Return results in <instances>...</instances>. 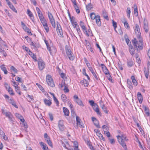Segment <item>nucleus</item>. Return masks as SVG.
I'll return each mask as SVG.
<instances>
[{
  "label": "nucleus",
  "instance_id": "57",
  "mask_svg": "<svg viewBox=\"0 0 150 150\" xmlns=\"http://www.w3.org/2000/svg\"><path fill=\"white\" fill-rule=\"evenodd\" d=\"M74 148H77L78 147V144L77 142L74 141L73 142Z\"/></svg>",
  "mask_w": 150,
  "mask_h": 150
},
{
  "label": "nucleus",
  "instance_id": "18",
  "mask_svg": "<svg viewBox=\"0 0 150 150\" xmlns=\"http://www.w3.org/2000/svg\"><path fill=\"white\" fill-rule=\"evenodd\" d=\"M149 66L150 69V64L148 65L147 69L146 68H144V71L145 74V76L147 79L148 78L149 75V71L148 70L149 69Z\"/></svg>",
  "mask_w": 150,
  "mask_h": 150
},
{
  "label": "nucleus",
  "instance_id": "21",
  "mask_svg": "<svg viewBox=\"0 0 150 150\" xmlns=\"http://www.w3.org/2000/svg\"><path fill=\"white\" fill-rule=\"evenodd\" d=\"M137 97L139 101V103H141L142 102L143 98L142 95L140 92H138L137 94Z\"/></svg>",
  "mask_w": 150,
  "mask_h": 150
},
{
  "label": "nucleus",
  "instance_id": "23",
  "mask_svg": "<svg viewBox=\"0 0 150 150\" xmlns=\"http://www.w3.org/2000/svg\"><path fill=\"white\" fill-rule=\"evenodd\" d=\"M131 79L132 80V82L134 86H137V85L138 83L135 79L134 76H132L131 77Z\"/></svg>",
  "mask_w": 150,
  "mask_h": 150
},
{
  "label": "nucleus",
  "instance_id": "4",
  "mask_svg": "<svg viewBox=\"0 0 150 150\" xmlns=\"http://www.w3.org/2000/svg\"><path fill=\"white\" fill-rule=\"evenodd\" d=\"M66 52L68 57L71 60H73L74 59V56L71 52L70 49L68 48H66Z\"/></svg>",
  "mask_w": 150,
  "mask_h": 150
},
{
  "label": "nucleus",
  "instance_id": "17",
  "mask_svg": "<svg viewBox=\"0 0 150 150\" xmlns=\"http://www.w3.org/2000/svg\"><path fill=\"white\" fill-rule=\"evenodd\" d=\"M121 21L122 23H123L125 27L126 28L129 29L130 28L128 23L125 18H122L121 19Z\"/></svg>",
  "mask_w": 150,
  "mask_h": 150
},
{
  "label": "nucleus",
  "instance_id": "48",
  "mask_svg": "<svg viewBox=\"0 0 150 150\" xmlns=\"http://www.w3.org/2000/svg\"><path fill=\"white\" fill-rule=\"evenodd\" d=\"M104 133L107 136V137L109 138L111 136L110 132L108 131H105V132H104Z\"/></svg>",
  "mask_w": 150,
  "mask_h": 150
},
{
  "label": "nucleus",
  "instance_id": "1",
  "mask_svg": "<svg viewBox=\"0 0 150 150\" xmlns=\"http://www.w3.org/2000/svg\"><path fill=\"white\" fill-rule=\"evenodd\" d=\"M134 28L135 34L137 36L139 41H137L136 39L134 38L132 40V42L137 50V52H139L143 49L144 44L142 39L141 36L140 29L138 25L137 24H135V27Z\"/></svg>",
  "mask_w": 150,
  "mask_h": 150
},
{
  "label": "nucleus",
  "instance_id": "19",
  "mask_svg": "<svg viewBox=\"0 0 150 150\" xmlns=\"http://www.w3.org/2000/svg\"><path fill=\"white\" fill-rule=\"evenodd\" d=\"M127 86L129 89L130 90L133 89L132 83L130 80L129 79L127 80Z\"/></svg>",
  "mask_w": 150,
  "mask_h": 150
},
{
  "label": "nucleus",
  "instance_id": "24",
  "mask_svg": "<svg viewBox=\"0 0 150 150\" xmlns=\"http://www.w3.org/2000/svg\"><path fill=\"white\" fill-rule=\"evenodd\" d=\"M44 102L46 105L48 106H50L52 104L51 100L46 99L44 100Z\"/></svg>",
  "mask_w": 150,
  "mask_h": 150
},
{
  "label": "nucleus",
  "instance_id": "52",
  "mask_svg": "<svg viewBox=\"0 0 150 150\" xmlns=\"http://www.w3.org/2000/svg\"><path fill=\"white\" fill-rule=\"evenodd\" d=\"M27 14L29 16V17L31 16H33V14L31 12L30 10L29 9H28L27 10Z\"/></svg>",
  "mask_w": 150,
  "mask_h": 150
},
{
  "label": "nucleus",
  "instance_id": "31",
  "mask_svg": "<svg viewBox=\"0 0 150 150\" xmlns=\"http://www.w3.org/2000/svg\"><path fill=\"white\" fill-rule=\"evenodd\" d=\"M127 64L129 67H131L134 65V62L132 60H128L127 62Z\"/></svg>",
  "mask_w": 150,
  "mask_h": 150
},
{
  "label": "nucleus",
  "instance_id": "56",
  "mask_svg": "<svg viewBox=\"0 0 150 150\" xmlns=\"http://www.w3.org/2000/svg\"><path fill=\"white\" fill-rule=\"evenodd\" d=\"M10 69L11 70H12L15 73H17V69H16L13 66H11V67Z\"/></svg>",
  "mask_w": 150,
  "mask_h": 150
},
{
  "label": "nucleus",
  "instance_id": "38",
  "mask_svg": "<svg viewBox=\"0 0 150 150\" xmlns=\"http://www.w3.org/2000/svg\"><path fill=\"white\" fill-rule=\"evenodd\" d=\"M131 12V11L130 8L129 7H127V17L128 18H129L130 17Z\"/></svg>",
  "mask_w": 150,
  "mask_h": 150
},
{
  "label": "nucleus",
  "instance_id": "40",
  "mask_svg": "<svg viewBox=\"0 0 150 150\" xmlns=\"http://www.w3.org/2000/svg\"><path fill=\"white\" fill-rule=\"evenodd\" d=\"M40 21L43 26L47 24V21L45 18L40 20Z\"/></svg>",
  "mask_w": 150,
  "mask_h": 150
},
{
  "label": "nucleus",
  "instance_id": "44",
  "mask_svg": "<svg viewBox=\"0 0 150 150\" xmlns=\"http://www.w3.org/2000/svg\"><path fill=\"white\" fill-rule=\"evenodd\" d=\"M93 110L96 112L98 115H99L100 116H101V113L99 111V107Z\"/></svg>",
  "mask_w": 150,
  "mask_h": 150
},
{
  "label": "nucleus",
  "instance_id": "11",
  "mask_svg": "<svg viewBox=\"0 0 150 150\" xmlns=\"http://www.w3.org/2000/svg\"><path fill=\"white\" fill-rule=\"evenodd\" d=\"M57 32L58 35L60 37H63V35L62 33V31L61 26L60 25L57 24Z\"/></svg>",
  "mask_w": 150,
  "mask_h": 150
},
{
  "label": "nucleus",
  "instance_id": "14",
  "mask_svg": "<svg viewBox=\"0 0 150 150\" xmlns=\"http://www.w3.org/2000/svg\"><path fill=\"white\" fill-rule=\"evenodd\" d=\"M7 4L10 8L12 9L14 12L17 13V11L14 6L11 3L9 0H6Z\"/></svg>",
  "mask_w": 150,
  "mask_h": 150
},
{
  "label": "nucleus",
  "instance_id": "47",
  "mask_svg": "<svg viewBox=\"0 0 150 150\" xmlns=\"http://www.w3.org/2000/svg\"><path fill=\"white\" fill-rule=\"evenodd\" d=\"M43 26L44 27V29H45L46 32L47 33H48L49 31V28L47 24L45 25H43Z\"/></svg>",
  "mask_w": 150,
  "mask_h": 150
},
{
  "label": "nucleus",
  "instance_id": "64",
  "mask_svg": "<svg viewBox=\"0 0 150 150\" xmlns=\"http://www.w3.org/2000/svg\"><path fill=\"white\" fill-rule=\"evenodd\" d=\"M89 102L90 104V105L92 106H93L94 105H95V104H96V103H95L94 102V101L92 100H89Z\"/></svg>",
  "mask_w": 150,
  "mask_h": 150
},
{
  "label": "nucleus",
  "instance_id": "53",
  "mask_svg": "<svg viewBox=\"0 0 150 150\" xmlns=\"http://www.w3.org/2000/svg\"><path fill=\"white\" fill-rule=\"evenodd\" d=\"M22 123V125L23 127H24V128H26L28 127V126L27 123L25 122V120H24V121L23 122H21Z\"/></svg>",
  "mask_w": 150,
  "mask_h": 150
},
{
  "label": "nucleus",
  "instance_id": "8",
  "mask_svg": "<svg viewBox=\"0 0 150 150\" xmlns=\"http://www.w3.org/2000/svg\"><path fill=\"white\" fill-rule=\"evenodd\" d=\"M5 88L8 91V92L11 95H13L14 93H13V90L11 88L10 86L6 83H4Z\"/></svg>",
  "mask_w": 150,
  "mask_h": 150
},
{
  "label": "nucleus",
  "instance_id": "61",
  "mask_svg": "<svg viewBox=\"0 0 150 150\" xmlns=\"http://www.w3.org/2000/svg\"><path fill=\"white\" fill-rule=\"evenodd\" d=\"M53 100L54 102H55L56 103V104L57 105H58L59 104V102L57 99L56 98V97H54V98H53Z\"/></svg>",
  "mask_w": 150,
  "mask_h": 150
},
{
  "label": "nucleus",
  "instance_id": "62",
  "mask_svg": "<svg viewBox=\"0 0 150 150\" xmlns=\"http://www.w3.org/2000/svg\"><path fill=\"white\" fill-rule=\"evenodd\" d=\"M92 74L93 75V76H94V77L95 78V79L96 80H98V78L96 75V74L95 72L94 71V72H93L92 73Z\"/></svg>",
  "mask_w": 150,
  "mask_h": 150
},
{
  "label": "nucleus",
  "instance_id": "39",
  "mask_svg": "<svg viewBox=\"0 0 150 150\" xmlns=\"http://www.w3.org/2000/svg\"><path fill=\"white\" fill-rule=\"evenodd\" d=\"M101 107L102 109L103 110V111L106 113L107 114L108 113V111L107 110V108L105 106L104 104L102 105L101 106Z\"/></svg>",
  "mask_w": 150,
  "mask_h": 150
},
{
  "label": "nucleus",
  "instance_id": "33",
  "mask_svg": "<svg viewBox=\"0 0 150 150\" xmlns=\"http://www.w3.org/2000/svg\"><path fill=\"white\" fill-rule=\"evenodd\" d=\"M9 103H11L16 108H18V106L13 99H11L9 100Z\"/></svg>",
  "mask_w": 150,
  "mask_h": 150
},
{
  "label": "nucleus",
  "instance_id": "63",
  "mask_svg": "<svg viewBox=\"0 0 150 150\" xmlns=\"http://www.w3.org/2000/svg\"><path fill=\"white\" fill-rule=\"evenodd\" d=\"M72 23L74 28H76L77 27L79 26V25H77V23L75 21Z\"/></svg>",
  "mask_w": 150,
  "mask_h": 150
},
{
  "label": "nucleus",
  "instance_id": "32",
  "mask_svg": "<svg viewBox=\"0 0 150 150\" xmlns=\"http://www.w3.org/2000/svg\"><path fill=\"white\" fill-rule=\"evenodd\" d=\"M104 17V18L106 19V20H108L109 18H108V14L105 10H103V13H102Z\"/></svg>",
  "mask_w": 150,
  "mask_h": 150
},
{
  "label": "nucleus",
  "instance_id": "46",
  "mask_svg": "<svg viewBox=\"0 0 150 150\" xmlns=\"http://www.w3.org/2000/svg\"><path fill=\"white\" fill-rule=\"evenodd\" d=\"M92 8V5L91 4H88L86 6V10L88 11L90 10Z\"/></svg>",
  "mask_w": 150,
  "mask_h": 150
},
{
  "label": "nucleus",
  "instance_id": "25",
  "mask_svg": "<svg viewBox=\"0 0 150 150\" xmlns=\"http://www.w3.org/2000/svg\"><path fill=\"white\" fill-rule=\"evenodd\" d=\"M80 83L82 84H84V86L85 87H87L89 84L88 81L85 79H83L81 81Z\"/></svg>",
  "mask_w": 150,
  "mask_h": 150
},
{
  "label": "nucleus",
  "instance_id": "6",
  "mask_svg": "<svg viewBox=\"0 0 150 150\" xmlns=\"http://www.w3.org/2000/svg\"><path fill=\"white\" fill-rule=\"evenodd\" d=\"M48 17L50 20V21L52 24V26L54 28L56 27L54 20L52 14L48 12Z\"/></svg>",
  "mask_w": 150,
  "mask_h": 150
},
{
  "label": "nucleus",
  "instance_id": "22",
  "mask_svg": "<svg viewBox=\"0 0 150 150\" xmlns=\"http://www.w3.org/2000/svg\"><path fill=\"white\" fill-rule=\"evenodd\" d=\"M0 68L2 71L4 72L5 74H7L8 71L4 65L3 64L0 66Z\"/></svg>",
  "mask_w": 150,
  "mask_h": 150
},
{
  "label": "nucleus",
  "instance_id": "3",
  "mask_svg": "<svg viewBox=\"0 0 150 150\" xmlns=\"http://www.w3.org/2000/svg\"><path fill=\"white\" fill-rule=\"evenodd\" d=\"M90 16L92 20L95 19L96 23L98 26H100L101 25V22L99 16L96 15L94 13H92L90 14Z\"/></svg>",
  "mask_w": 150,
  "mask_h": 150
},
{
  "label": "nucleus",
  "instance_id": "15",
  "mask_svg": "<svg viewBox=\"0 0 150 150\" xmlns=\"http://www.w3.org/2000/svg\"><path fill=\"white\" fill-rule=\"evenodd\" d=\"M144 28L145 30V32L147 33L148 30V22L144 18Z\"/></svg>",
  "mask_w": 150,
  "mask_h": 150
},
{
  "label": "nucleus",
  "instance_id": "9",
  "mask_svg": "<svg viewBox=\"0 0 150 150\" xmlns=\"http://www.w3.org/2000/svg\"><path fill=\"white\" fill-rule=\"evenodd\" d=\"M38 68L40 70H42L45 68V64L44 62L42 60H40L38 62Z\"/></svg>",
  "mask_w": 150,
  "mask_h": 150
},
{
  "label": "nucleus",
  "instance_id": "36",
  "mask_svg": "<svg viewBox=\"0 0 150 150\" xmlns=\"http://www.w3.org/2000/svg\"><path fill=\"white\" fill-rule=\"evenodd\" d=\"M53 80L51 76L48 75L46 76V81L47 83L49 82L50 81Z\"/></svg>",
  "mask_w": 150,
  "mask_h": 150
},
{
  "label": "nucleus",
  "instance_id": "2",
  "mask_svg": "<svg viewBox=\"0 0 150 150\" xmlns=\"http://www.w3.org/2000/svg\"><path fill=\"white\" fill-rule=\"evenodd\" d=\"M117 137L120 144L124 148L125 150H127V146L125 142L127 141L128 139L127 138L126 136L124 135L121 136L118 135L117 136Z\"/></svg>",
  "mask_w": 150,
  "mask_h": 150
},
{
  "label": "nucleus",
  "instance_id": "43",
  "mask_svg": "<svg viewBox=\"0 0 150 150\" xmlns=\"http://www.w3.org/2000/svg\"><path fill=\"white\" fill-rule=\"evenodd\" d=\"M82 71L83 74L85 75V76L87 77L88 80H90V78L89 76L86 74L85 69H83Z\"/></svg>",
  "mask_w": 150,
  "mask_h": 150
},
{
  "label": "nucleus",
  "instance_id": "37",
  "mask_svg": "<svg viewBox=\"0 0 150 150\" xmlns=\"http://www.w3.org/2000/svg\"><path fill=\"white\" fill-rule=\"evenodd\" d=\"M102 69L103 72L105 74H107L108 73H109V71L107 69L106 67L104 68L103 67Z\"/></svg>",
  "mask_w": 150,
  "mask_h": 150
},
{
  "label": "nucleus",
  "instance_id": "7",
  "mask_svg": "<svg viewBox=\"0 0 150 150\" xmlns=\"http://www.w3.org/2000/svg\"><path fill=\"white\" fill-rule=\"evenodd\" d=\"M2 113L4 115H5L10 120H12L13 116L11 113L9 112H7L4 110H2Z\"/></svg>",
  "mask_w": 150,
  "mask_h": 150
},
{
  "label": "nucleus",
  "instance_id": "28",
  "mask_svg": "<svg viewBox=\"0 0 150 150\" xmlns=\"http://www.w3.org/2000/svg\"><path fill=\"white\" fill-rule=\"evenodd\" d=\"M63 111L64 114L65 115L68 116L69 115V111L66 108H63Z\"/></svg>",
  "mask_w": 150,
  "mask_h": 150
},
{
  "label": "nucleus",
  "instance_id": "26",
  "mask_svg": "<svg viewBox=\"0 0 150 150\" xmlns=\"http://www.w3.org/2000/svg\"><path fill=\"white\" fill-rule=\"evenodd\" d=\"M15 115L17 118L20 120L21 122H23L24 119L21 115L18 113H16L15 114Z\"/></svg>",
  "mask_w": 150,
  "mask_h": 150
},
{
  "label": "nucleus",
  "instance_id": "12",
  "mask_svg": "<svg viewBox=\"0 0 150 150\" xmlns=\"http://www.w3.org/2000/svg\"><path fill=\"white\" fill-rule=\"evenodd\" d=\"M76 124L78 126L81 128L84 127V125L81 122V120L79 117L78 116H76Z\"/></svg>",
  "mask_w": 150,
  "mask_h": 150
},
{
  "label": "nucleus",
  "instance_id": "55",
  "mask_svg": "<svg viewBox=\"0 0 150 150\" xmlns=\"http://www.w3.org/2000/svg\"><path fill=\"white\" fill-rule=\"evenodd\" d=\"M108 139L109 140L111 144H115V140L114 139H110V138H109Z\"/></svg>",
  "mask_w": 150,
  "mask_h": 150
},
{
  "label": "nucleus",
  "instance_id": "50",
  "mask_svg": "<svg viewBox=\"0 0 150 150\" xmlns=\"http://www.w3.org/2000/svg\"><path fill=\"white\" fill-rule=\"evenodd\" d=\"M102 127L103 128L104 132H105V131H108L109 129L108 127L105 125H103Z\"/></svg>",
  "mask_w": 150,
  "mask_h": 150
},
{
  "label": "nucleus",
  "instance_id": "5",
  "mask_svg": "<svg viewBox=\"0 0 150 150\" xmlns=\"http://www.w3.org/2000/svg\"><path fill=\"white\" fill-rule=\"evenodd\" d=\"M74 99V101L79 106L82 107H83L84 105L83 104L82 101L79 98L78 96L76 95H75L73 96Z\"/></svg>",
  "mask_w": 150,
  "mask_h": 150
},
{
  "label": "nucleus",
  "instance_id": "42",
  "mask_svg": "<svg viewBox=\"0 0 150 150\" xmlns=\"http://www.w3.org/2000/svg\"><path fill=\"white\" fill-rule=\"evenodd\" d=\"M94 125L96 127L98 128H100V127L99 124V122L97 120L93 122Z\"/></svg>",
  "mask_w": 150,
  "mask_h": 150
},
{
  "label": "nucleus",
  "instance_id": "51",
  "mask_svg": "<svg viewBox=\"0 0 150 150\" xmlns=\"http://www.w3.org/2000/svg\"><path fill=\"white\" fill-rule=\"evenodd\" d=\"M38 14L40 20L45 18L42 12Z\"/></svg>",
  "mask_w": 150,
  "mask_h": 150
},
{
  "label": "nucleus",
  "instance_id": "29",
  "mask_svg": "<svg viewBox=\"0 0 150 150\" xmlns=\"http://www.w3.org/2000/svg\"><path fill=\"white\" fill-rule=\"evenodd\" d=\"M134 15L136 16H137L138 15V8L136 4H135L134 5Z\"/></svg>",
  "mask_w": 150,
  "mask_h": 150
},
{
  "label": "nucleus",
  "instance_id": "59",
  "mask_svg": "<svg viewBox=\"0 0 150 150\" xmlns=\"http://www.w3.org/2000/svg\"><path fill=\"white\" fill-rule=\"evenodd\" d=\"M69 17L70 18V20L71 21V23H72L75 21L74 20V18L73 17H71L69 13Z\"/></svg>",
  "mask_w": 150,
  "mask_h": 150
},
{
  "label": "nucleus",
  "instance_id": "49",
  "mask_svg": "<svg viewBox=\"0 0 150 150\" xmlns=\"http://www.w3.org/2000/svg\"><path fill=\"white\" fill-rule=\"evenodd\" d=\"M106 77L110 81H111V82H112V78L110 74L109 73H108V74H106Z\"/></svg>",
  "mask_w": 150,
  "mask_h": 150
},
{
  "label": "nucleus",
  "instance_id": "27",
  "mask_svg": "<svg viewBox=\"0 0 150 150\" xmlns=\"http://www.w3.org/2000/svg\"><path fill=\"white\" fill-rule=\"evenodd\" d=\"M143 108L144 109L145 112V113L147 115V116H149L150 115V114L149 112V108L146 106H143Z\"/></svg>",
  "mask_w": 150,
  "mask_h": 150
},
{
  "label": "nucleus",
  "instance_id": "58",
  "mask_svg": "<svg viewBox=\"0 0 150 150\" xmlns=\"http://www.w3.org/2000/svg\"><path fill=\"white\" fill-rule=\"evenodd\" d=\"M36 85L38 86L39 89L42 91V92H44V90L43 88L40 85L38 84V83H36Z\"/></svg>",
  "mask_w": 150,
  "mask_h": 150
},
{
  "label": "nucleus",
  "instance_id": "20",
  "mask_svg": "<svg viewBox=\"0 0 150 150\" xmlns=\"http://www.w3.org/2000/svg\"><path fill=\"white\" fill-rule=\"evenodd\" d=\"M61 143L65 149L68 150L69 149V145L67 141H65V143H64L62 141Z\"/></svg>",
  "mask_w": 150,
  "mask_h": 150
},
{
  "label": "nucleus",
  "instance_id": "13",
  "mask_svg": "<svg viewBox=\"0 0 150 150\" xmlns=\"http://www.w3.org/2000/svg\"><path fill=\"white\" fill-rule=\"evenodd\" d=\"M58 127L60 130L63 131L65 129V127L63 123V121L60 120L58 122Z\"/></svg>",
  "mask_w": 150,
  "mask_h": 150
},
{
  "label": "nucleus",
  "instance_id": "16",
  "mask_svg": "<svg viewBox=\"0 0 150 150\" xmlns=\"http://www.w3.org/2000/svg\"><path fill=\"white\" fill-rule=\"evenodd\" d=\"M129 50L130 54L133 55L135 53V51L132 45L129 44Z\"/></svg>",
  "mask_w": 150,
  "mask_h": 150
},
{
  "label": "nucleus",
  "instance_id": "45",
  "mask_svg": "<svg viewBox=\"0 0 150 150\" xmlns=\"http://www.w3.org/2000/svg\"><path fill=\"white\" fill-rule=\"evenodd\" d=\"M0 52L1 53L4 57H6L7 55L6 52L1 48H0Z\"/></svg>",
  "mask_w": 150,
  "mask_h": 150
},
{
  "label": "nucleus",
  "instance_id": "60",
  "mask_svg": "<svg viewBox=\"0 0 150 150\" xmlns=\"http://www.w3.org/2000/svg\"><path fill=\"white\" fill-rule=\"evenodd\" d=\"M60 76L63 79L66 78V75L64 73H61L60 74Z\"/></svg>",
  "mask_w": 150,
  "mask_h": 150
},
{
  "label": "nucleus",
  "instance_id": "35",
  "mask_svg": "<svg viewBox=\"0 0 150 150\" xmlns=\"http://www.w3.org/2000/svg\"><path fill=\"white\" fill-rule=\"evenodd\" d=\"M47 83L49 86L52 87H54L55 86L54 83L53 81V80L50 81Z\"/></svg>",
  "mask_w": 150,
  "mask_h": 150
},
{
  "label": "nucleus",
  "instance_id": "30",
  "mask_svg": "<svg viewBox=\"0 0 150 150\" xmlns=\"http://www.w3.org/2000/svg\"><path fill=\"white\" fill-rule=\"evenodd\" d=\"M85 33H86V35L87 36H91L92 35V32L90 28L88 29V30H85Z\"/></svg>",
  "mask_w": 150,
  "mask_h": 150
},
{
  "label": "nucleus",
  "instance_id": "54",
  "mask_svg": "<svg viewBox=\"0 0 150 150\" xmlns=\"http://www.w3.org/2000/svg\"><path fill=\"white\" fill-rule=\"evenodd\" d=\"M98 136L101 139L103 140V141H105V138L103 137V135L101 133L99 134V135Z\"/></svg>",
  "mask_w": 150,
  "mask_h": 150
},
{
  "label": "nucleus",
  "instance_id": "34",
  "mask_svg": "<svg viewBox=\"0 0 150 150\" xmlns=\"http://www.w3.org/2000/svg\"><path fill=\"white\" fill-rule=\"evenodd\" d=\"M61 99L64 103H66L67 101L66 96L64 94H62L61 96Z\"/></svg>",
  "mask_w": 150,
  "mask_h": 150
},
{
  "label": "nucleus",
  "instance_id": "10",
  "mask_svg": "<svg viewBox=\"0 0 150 150\" xmlns=\"http://www.w3.org/2000/svg\"><path fill=\"white\" fill-rule=\"evenodd\" d=\"M21 24L25 32L29 33L30 35H32L29 29L26 26L25 24L22 21L21 22Z\"/></svg>",
  "mask_w": 150,
  "mask_h": 150
},
{
  "label": "nucleus",
  "instance_id": "41",
  "mask_svg": "<svg viewBox=\"0 0 150 150\" xmlns=\"http://www.w3.org/2000/svg\"><path fill=\"white\" fill-rule=\"evenodd\" d=\"M65 83L64 81H62L61 83H59V88H61L65 86Z\"/></svg>",
  "mask_w": 150,
  "mask_h": 150
}]
</instances>
